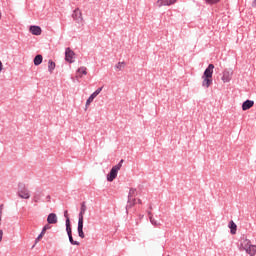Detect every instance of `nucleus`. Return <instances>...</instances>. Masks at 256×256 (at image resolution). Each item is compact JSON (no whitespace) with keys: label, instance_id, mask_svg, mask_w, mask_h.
Listing matches in <instances>:
<instances>
[{"label":"nucleus","instance_id":"obj_23","mask_svg":"<svg viewBox=\"0 0 256 256\" xmlns=\"http://www.w3.org/2000/svg\"><path fill=\"white\" fill-rule=\"evenodd\" d=\"M221 0H205L208 5H217Z\"/></svg>","mask_w":256,"mask_h":256},{"label":"nucleus","instance_id":"obj_30","mask_svg":"<svg viewBox=\"0 0 256 256\" xmlns=\"http://www.w3.org/2000/svg\"><path fill=\"white\" fill-rule=\"evenodd\" d=\"M3 71V63L0 61V73Z\"/></svg>","mask_w":256,"mask_h":256},{"label":"nucleus","instance_id":"obj_33","mask_svg":"<svg viewBox=\"0 0 256 256\" xmlns=\"http://www.w3.org/2000/svg\"><path fill=\"white\" fill-rule=\"evenodd\" d=\"M64 217H66V219H67V217H69V216L67 215V211L64 212Z\"/></svg>","mask_w":256,"mask_h":256},{"label":"nucleus","instance_id":"obj_25","mask_svg":"<svg viewBox=\"0 0 256 256\" xmlns=\"http://www.w3.org/2000/svg\"><path fill=\"white\" fill-rule=\"evenodd\" d=\"M93 99H92V97L90 96L88 99H87V101H86V107H89V105H91V103H93Z\"/></svg>","mask_w":256,"mask_h":256},{"label":"nucleus","instance_id":"obj_16","mask_svg":"<svg viewBox=\"0 0 256 256\" xmlns=\"http://www.w3.org/2000/svg\"><path fill=\"white\" fill-rule=\"evenodd\" d=\"M136 203L137 200L135 198H128V204L126 206V209H131Z\"/></svg>","mask_w":256,"mask_h":256},{"label":"nucleus","instance_id":"obj_15","mask_svg":"<svg viewBox=\"0 0 256 256\" xmlns=\"http://www.w3.org/2000/svg\"><path fill=\"white\" fill-rule=\"evenodd\" d=\"M83 75H87V67H80L77 71V77H83Z\"/></svg>","mask_w":256,"mask_h":256},{"label":"nucleus","instance_id":"obj_34","mask_svg":"<svg viewBox=\"0 0 256 256\" xmlns=\"http://www.w3.org/2000/svg\"><path fill=\"white\" fill-rule=\"evenodd\" d=\"M138 203L141 205V203H142V202H141V199H138Z\"/></svg>","mask_w":256,"mask_h":256},{"label":"nucleus","instance_id":"obj_13","mask_svg":"<svg viewBox=\"0 0 256 256\" xmlns=\"http://www.w3.org/2000/svg\"><path fill=\"white\" fill-rule=\"evenodd\" d=\"M229 229H230L231 235H235L237 233V224H235L233 220H231L229 223Z\"/></svg>","mask_w":256,"mask_h":256},{"label":"nucleus","instance_id":"obj_24","mask_svg":"<svg viewBox=\"0 0 256 256\" xmlns=\"http://www.w3.org/2000/svg\"><path fill=\"white\" fill-rule=\"evenodd\" d=\"M44 236H45V232L42 231V232L39 234V236L35 239V243H39V241H41Z\"/></svg>","mask_w":256,"mask_h":256},{"label":"nucleus","instance_id":"obj_14","mask_svg":"<svg viewBox=\"0 0 256 256\" xmlns=\"http://www.w3.org/2000/svg\"><path fill=\"white\" fill-rule=\"evenodd\" d=\"M43 63V56L41 54H38L34 58V65L39 66Z\"/></svg>","mask_w":256,"mask_h":256},{"label":"nucleus","instance_id":"obj_17","mask_svg":"<svg viewBox=\"0 0 256 256\" xmlns=\"http://www.w3.org/2000/svg\"><path fill=\"white\" fill-rule=\"evenodd\" d=\"M66 231H67L68 235H72L71 220L69 219V217H67V219H66Z\"/></svg>","mask_w":256,"mask_h":256},{"label":"nucleus","instance_id":"obj_6","mask_svg":"<svg viewBox=\"0 0 256 256\" xmlns=\"http://www.w3.org/2000/svg\"><path fill=\"white\" fill-rule=\"evenodd\" d=\"M232 79H233V69H225L222 72V77H221V80L223 81V83H230Z\"/></svg>","mask_w":256,"mask_h":256},{"label":"nucleus","instance_id":"obj_11","mask_svg":"<svg viewBox=\"0 0 256 256\" xmlns=\"http://www.w3.org/2000/svg\"><path fill=\"white\" fill-rule=\"evenodd\" d=\"M253 105H255V102H253L252 100H246L242 104V110L247 111V110L251 109V107H253Z\"/></svg>","mask_w":256,"mask_h":256},{"label":"nucleus","instance_id":"obj_1","mask_svg":"<svg viewBox=\"0 0 256 256\" xmlns=\"http://www.w3.org/2000/svg\"><path fill=\"white\" fill-rule=\"evenodd\" d=\"M214 69H215V65L209 64L202 75V79H203L202 87H205V89H209V87H211V85H213Z\"/></svg>","mask_w":256,"mask_h":256},{"label":"nucleus","instance_id":"obj_29","mask_svg":"<svg viewBox=\"0 0 256 256\" xmlns=\"http://www.w3.org/2000/svg\"><path fill=\"white\" fill-rule=\"evenodd\" d=\"M90 97L94 100L95 97H97V94H95V92H94V93H92V94L90 95Z\"/></svg>","mask_w":256,"mask_h":256},{"label":"nucleus","instance_id":"obj_21","mask_svg":"<svg viewBox=\"0 0 256 256\" xmlns=\"http://www.w3.org/2000/svg\"><path fill=\"white\" fill-rule=\"evenodd\" d=\"M150 223L152 225H154V227H160L161 226V223L159 221H157L155 218H153V216H150Z\"/></svg>","mask_w":256,"mask_h":256},{"label":"nucleus","instance_id":"obj_22","mask_svg":"<svg viewBox=\"0 0 256 256\" xmlns=\"http://www.w3.org/2000/svg\"><path fill=\"white\" fill-rule=\"evenodd\" d=\"M71 245H79V242L73 240V234L68 235Z\"/></svg>","mask_w":256,"mask_h":256},{"label":"nucleus","instance_id":"obj_10","mask_svg":"<svg viewBox=\"0 0 256 256\" xmlns=\"http://www.w3.org/2000/svg\"><path fill=\"white\" fill-rule=\"evenodd\" d=\"M57 221H58V219H57V214H55V213H50V214L48 215V217H47V223H48L49 225H55V224H57Z\"/></svg>","mask_w":256,"mask_h":256},{"label":"nucleus","instance_id":"obj_5","mask_svg":"<svg viewBox=\"0 0 256 256\" xmlns=\"http://www.w3.org/2000/svg\"><path fill=\"white\" fill-rule=\"evenodd\" d=\"M18 196L21 199H29L31 197V193L24 183L18 184Z\"/></svg>","mask_w":256,"mask_h":256},{"label":"nucleus","instance_id":"obj_3","mask_svg":"<svg viewBox=\"0 0 256 256\" xmlns=\"http://www.w3.org/2000/svg\"><path fill=\"white\" fill-rule=\"evenodd\" d=\"M241 251H245L247 255L256 256V245L251 243V240L245 238L240 244Z\"/></svg>","mask_w":256,"mask_h":256},{"label":"nucleus","instance_id":"obj_31","mask_svg":"<svg viewBox=\"0 0 256 256\" xmlns=\"http://www.w3.org/2000/svg\"><path fill=\"white\" fill-rule=\"evenodd\" d=\"M252 7H256V0H252Z\"/></svg>","mask_w":256,"mask_h":256},{"label":"nucleus","instance_id":"obj_8","mask_svg":"<svg viewBox=\"0 0 256 256\" xmlns=\"http://www.w3.org/2000/svg\"><path fill=\"white\" fill-rule=\"evenodd\" d=\"M177 0H157L156 5L157 7H169L171 5H175Z\"/></svg>","mask_w":256,"mask_h":256},{"label":"nucleus","instance_id":"obj_36","mask_svg":"<svg viewBox=\"0 0 256 256\" xmlns=\"http://www.w3.org/2000/svg\"><path fill=\"white\" fill-rule=\"evenodd\" d=\"M47 199H51V196H48Z\"/></svg>","mask_w":256,"mask_h":256},{"label":"nucleus","instance_id":"obj_9","mask_svg":"<svg viewBox=\"0 0 256 256\" xmlns=\"http://www.w3.org/2000/svg\"><path fill=\"white\" fill-rule=\"evenodd\" d=\"M73 57H75V52L71 48H66L65 51V61L68 63H73Z\"/></svg>","mask_w":256,"mask_h":256},{"label":"nucleus","instance_id":"obj_2","mask_svg":"<svg viewBox=\"0 0 256 256\" xmlns=\"http://www.w3.org/2000/svg\"><path fill=\"white\" fill-rule=\"evenodd\" d=\"M86 212L87 204H85V202H82L78 218V235L79 237H81V239H85V232H83V219Z\"/></svg>","mask_w":256,"mask_h":256},{"label":"nucleus","instance_id":"obj_12","mask_svg":"<svg viewBox=\"0 0 256 256\" xmlns=\"http://www.w3.org/2000/svg\"><path fill=\"white\" fill-rule=\"evenodd\" d=\"M30 33H32V35H41V33H42L41 27L30 26Z\"/></svg>","mask_w":256,"mask_h":256},{"label":"nucleus","instance_id":"obj_35","mask_svg":"<svg viewBox=\"0 0 256 256\" xmlns=\"http://www.w3.org/2000/svg\"><path fill=\"white\" fill-rule=\"evenodd\" d=\"M1 17H2V14H1V11H0V19H1Z\"/></svg>","mask_w":256,"mask_h":256},{"label":"nucleus","instance_id":"obj_32","mask_svg":"<svg viewBox=\"0 0 256 256\" xmlns=\"http://www.w3.org/2000/svg\"><path fill=\"white\" fill-rule=\"evenodd\" d=\"M148 216H149V219H151V217H153V214L151 212H148Z\"/></svg>","mask_w":256,"mask_h":256},{"label":"nucleus","instance_id":"obj_7","mask_svg":"<svg viewBox=\"0 0 256 256\" xmlns=\"http://www.w3.org/2000/svg\"><path fill=\"white\" fill-rule=\"evenodd\" d=\"M72 18L76 23H83V12H81V9L76 8L72 13Z\"/></svg>","mask_w":256,"mask_h":256},{"label":"nucleus","instance_id":"obj_26","mask_svg":"<svg viewBox=\"0 0 256 256\" xmlns=\"http://www.w3.org/2000/svg\"><path fill=\"white\" fill-rule=\"evenodd\" d=\"M49 229H51V226H50L49 224H46V225L43 227L42 231H43V233H47V230H49Z\"/></svg>","mask_w":256,"mask_h":256},{"label":"nucleus","instance_id":"obj_19","mask_svg":"<svg viewBox=\"0 0 256 256\" xmlns=\"http://www.w3.org/2000/svg\"><path fill=\"white\" fill-rule=\"evenodd\" d=\"M48 71L49 73H53V71H55V62L52 60H49L48 62Z\"/></svg>","mask_w":256,"mask_h":256},{"label":"nucleus","instance_id":"obj_20","mask_svg":"<svg viewBox=\"0 0 256 256\" xmlns=\"http://www.w3.org/2000/svg\"><path fill=\"white\" fill-rule=\"evenodd\" d=\"M116 71H123L125 69V62H118L115 66Z\"/></svg>","mask_w":256,"mask_h":256},{"label":"nucleus","instance_id":"obj_27","mask_svg":"<svg viewBox=\"0 0 256 256\" xmlns=\"http://www.w3.org/2000/svg\"><path fill=\"white\" fill-rule=\"evenodd\" d=\"M101 91H103V87L98 88L94 93H95V95H99V93H101Z\"/></svg>","mask_w":256,"mask_h":256},{"label":"nucleus","instance_id":"obj_28","mask_svg":"<svg viewBox=\"0 0 256 256\" xmlns=\"http://www.w3.org/2000/svg\"><path fill=\"white\" fill-rule=\"evenodd\" d=\"M3 241V231L0 229V243Z\"/></svg>","mask_w":256,"mask_h":256},{"label":"nucleus","instance_id":"obj_4","mask_svg":"<svg viewBox=\"0 0 256 256\" xmlns=\"http://www.w3.org/2000/svg\"><path fill=\"white\" fill-rule=\"evenodd\" d=\"M121 167H123V160H121L117 165H115L110 173L107 175V181L112 182L117 179V173L121 170Z\"/></svg>","mask_w":256,"mask_h":256},{"label":"nucleus","instance_id":"obj_18","mask_svg":"<svg viewBox=\"0 0 256 256\" xmlns=\"http://www.w3.org/2000/svg\"><path fill=\"white\" fill-rule=\"evenodd\" d=\"M137 197V189L131 188L128 194V198L135 199Z\"/></svg>","mask_w":256,"mask_h":256}]
</instances>
